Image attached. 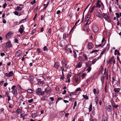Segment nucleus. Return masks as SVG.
<instances>
[{"instance_id": "de8ad7c7", "label": "nucleus", "mask_w": 121, "mask_h": 121, "mask_svg": "<svg viewBox=\"0 0 121 121\" xmlns=\"http://www.w3.org/2000/svg\"><path fill=\"white\" fill-rule=\"evenodd\" d=\"M45 91H41L40 94L39 95H44L45 93Z\"/></svg>"}, {"instance_id": "6ab92c4d", "label": "nucleus", "mask_w": 121, "mask_h": 121, "mask_svg": "<svg viewBox=\"0 0 121 121\" xmlns=\"http://www.w3.org/2000/svg\"><path fill=\"white\" fill-rule=\"evenodd\" d=\"M95 7V6L94 5L93 6H92L90 8V12L91 13H92V12Z\"/></svg>"}, {"instance_id": "13d9d810", "label": "nucleus", "mask_w": 121, "mask_h": 121, "mask_svg": "<svg viewBox=\"0 0 121 121\" xmlns=\"http://www.w3.org/2000/svg\"><path fill=\"white\" fill-rule=\"evenodd\" d=\"M90 80L91 78H88L86 80V82L87 83H88Z\"/></svg>"}, {"instance_id": "c03bdc74", "label": "nucleus", "mask_w": 121, "mask_h": 121, "mask_svg": "<svg viewBox=\"0 0 121 121\" xmlns=\"http://www.w3.org/2000/svg\"><path fill=\"white\" fill-rule=\"evenodd\" d=\"M47 47L46 46H45L43 48V50L44 51L47 52L48 50L47 49Z\"/></svg>"}, {"instance_id": "39448f33", "label": "nucleus", "mask_w": 121, "mask_h": 121, "mask_svg": "<svg viewBox=\"0 0 121 121\" xmlns=\"http://www.w3.org/2000/svg\"><path fill=\"white\" fill-rule=\"evenodd\" d=\"M24 30V28L23 25H21L20 26V28L19 30V31L21 34H22Z\"/></svg>"}, {"instance_id": "0eeeda50", "label": "nucleus", "mask_w": 121, "mask_h": 121, "mask_svg": "<svg viewBox=\"0 0 121 121\" xmlns=\"http://www.w3.org/2000/svg\"><path fill=\"white\" fill-rule=\"evenodd\" d=\"M105 39L104 38H103L102 40V43L101 44H100L97 46L98 47H103L104 45V44L105 43Z\"/></svg>"}, {"instance_id": "37998d69", "label": "nucleus", "mask_w": 121, "mask_h": 121, "mask_svg": "<svg viewBox=\"0 0 121 121\" xmlns=\"http://www.w3.org/2000/svg\"><path fill=\"white\" fill-rule=\"evenodd\" d=\"M33 99H29L28 100V102L29 103H31L33 102Z\"/></svg>"}, {"instance_id": "423d86ee", "label": "nucleus", "mask_w": 121, "mask_h": 121, "mask_svg": "<svg viewBox=\"0 0 121 121\" xmlns=\"http://www.w3.org/2000/svg\"><path fill=\"white\" fill-rule=\"evenodd\" d=\"M12 44L10 41H9L7 42L6 44V48H9L11 47Z\"/></svg>"}, {"instance_id": "9d476101", "label": "nucleus", "mask_w": 121, "mask_h": 121, "mask_svg": "<svg viewBox=\"0 0 121 121\" xmlns=\"http://www.w3.org/2000/svg\"><path fill=\"white\" fill-rule=\"evenodd\" d=\"M41 91L42 90L41 88H39L36 90L35 92L38 95H39Z\"/></svg>"}, {"instance_id": "2eb2a0df", "label": "nucleus", "mask_w": 121, "mask_h": 121, "mask_svg": "<svg viewBox=\"0 0 121 121\" xmlns=\"http://www.w3.org/2000/svg\"><path fill=\"white\" fill-rule=\"evenodd\" d=\"M106 108L108 112H110L112 109V107L110 105H108L106 106Z\"/></svg>"}, {"instance_id": "774afa93", "label": "nucleus", "mask_w": 121, "mask_h": 121, "mask_svg": "<svg viewBox=\"0 0 121 121\" xmlns=\"http://www.w3.org/2000/svg\"><path fill=\"white\" fill-rule=\"evenodd\" d=\"M49 99H51L52 101H53L54 100V98L53 97H50Z\"/></svg>"}, {"instance_id": "864d4df0", "label": "nucleus", "mask_w": 121, "mask_h": 121, "mask_svg": "<svg viewBox=\"0 0 121 121\" xmlns=\"http://www.w3.org/2000/svg\"><path fill=\"white\" fill-rule=\"evenodd\" d=\"M118 51L117 49H115L114 52V55H116L117 54V53Z\"/></svg>"}, {"instance_id": "c85d7f7f", "label": "nucleus", "mask_w": 121, "mask_h": 121, "mask_svg": "<svg viewBox=\"0 0 121 121\" xmlns=\"http://www.w3.org/2000/svg\"><path fill=\"white\" fill-rule=\"evenodd\" d=\"M83 56L84 60H88L87 57L86 55L83 54Z\"/></svg>"}, {"instance_id": "4c0bfd02", "label": "nucleus", "mask_w": 121, "mask_h": 121, "mask_svg": "<svg viewBox=\"0 0 121 121\" xmlns=\"http://www.w3.org/2000/svg\"><path fill=\"white\" fill-rule=\"evenodd\" d=\"M98 97H95V103L96 104H97L98 102Z\"/></svg>"}, {"instance_id": "412c9836", "label": "nucleus", "mask_w": 121, "mask_h": 121, "mask_svg": "<svg viewBox=\"0 0 121 121\" xmlns=\"http://www.w3.org/2000/svg\"><path fill=\"white\" fill-rule=\"evenodd\" d=\"M120 90L121 89L120 88H115L114 89V91L116 93H119Z\"/></svg>"}, {"instance_id": "4468645a", "label": "nucleus", "mask_w": 121, "mask_h": 121, "mask_svg": "<svg viewBox=\"0 0 121 121\" xmlns=\"http://www.w3.org/2000/svg\"><path fill=\"white\" fill-rule=\"evenodd\" d=\"M101 3L100 1L99 0H98L96 3V7L99 8L100 7H101Z\"/></svg>"}, {"instance_id": "052dcab7", "label": "nucleus", "mask_w": 121, "mask_h": 121, "mask_svg": "<svg viewBox=\"0 0 121 121\" xmlns=\"http://www.w3.org/2000/svg\"><path fill=\"white\" fill-rule=\"evenodd\" d=\"M14 14L16 15H18L19 13L17 11H15L14 12Z\"/></svg>"}, {"instance_id": "a19ab883", "label": "nucleus", "mask_w": 121, "mask_h": 121, "mask_svg": "<svg viewBox=\"0 0 121 121\" xmlns=\"http://www.w3.org/2000/svg\"><path fill=\"white\" fill-rule=\"evenodd\" d=\"M74 80L75 82H78V77L74 79Z\"/></svg>"}, {"instance_id": "09e8293b", "label": "nucleus", "mask_w": 121, "mask_h": 121, "mask_svg": "<svg viewBox=\"0 0 121 121\" xmlns=\"http://www.w3.org/2000/svg\"><path fill=\"white\" fill-rule=\"evenodd\" d=\"M64 99V98H63L62 97H59L57 99V101H59V100H62Z\"/></svg>"}, {"instance_id": "5fc2aeb1", "label": "nucleus", "mask_w": 121, "mask_h": 121, "mask_svg": "<svg viewBox=\"0 0 121 121\" xmlns=\"http://www.w3.org/2000/svg\"><path fill=\"white\" fill-rule=\"evenodd\" d=\"M91 23V21H88L85 24V25L90 24Z\"/></svg>"}, {"instance_id": "4d7b16f0", "label": "nucleus", "mask_w": 121, "mask_h": 121, "mask_svg": "<svg viewBox=\"0 0 121 121\" xmlns=\"http://www.w3.org/2000/svg\"><path fill=\"white\" fill-rule=\"evenodd\" d=\"M62 75L61 76V77L60 78V79H61L62 80H63L64 78V73H63V74H62Z\"/></svg>"}, {"instance_id": "e433bc0d", "label": "nucleus", "mask_w": 121, "mask_h": 121, "mask_svg": "<svg viewBox=\"0 0 121 121\" xmlns=\"http://www.w3.org/2000/svg\"><path fill=\"white\" fill-rule=\"evenodd\" d=\"M97 59H94L92 61V64H94L96 62L97 60Z\"/></svg>"}, {"instance_id": "69168bd1", "label": "nucleus", "mask_w": 121, "mask_h": 121, "mask_svg": "<svg viewBox=\"0 0 121 121\" xmlns=\"http://www.w3.org/2000/svg\"><path fill=\"white\" fill-rule=\"evenodd\" d=\"M61 69L62 70V74H63V73H64V67H61Z\"/></svg>"}, {"instance_id": "6e6552de", "label": "nucleus", "mask_w": 121, "mask_h": 121, "mask_svg": "<svg viewBox=\"0 0 121 121\" xmlns=\"http://www.w3.org/2000/svg\"><path fill=\"white\" fill-rule=\"evenodd\" d=\"M93 30L95 32H97L98 30V28L97 26L96 25H94L93 27Z\"/></svg>"}, {"instance_id": "f03ea898", "label": "nucleus", "mask_w": 121, "mask_h": 121, "mask_svg": "<svg viewBox=\"0 0 121 121\" xmlns=\"http://www.w3.org/2000/svg\"><path fill=\"white\" fill-rule=\"evenodd\" d=\"M52 91V90L50 87L48 86L46 88L45 90V92L48 95H49Z\"/></svg>"}, {"instance_id": "20e7f679", "label": "nucleus", "mask_w": 121, "mask_h": 121, "mask_svg": "<svg viewBox=\"0 0 121 121\" xmlns=\"http://www.w3.org/2000/svg\"><path fill=\"white\" fill-rule=\"evenodd\" d=\"M94 45L91 42H89L87 45V47L88 49H91L94 47Z\"/></svg>"}, {"instance_id": "aec40b11", "label": "nucleus", "mask_w": 121, "mask_h": 121, "mask_svg": "<svg viewBox=\"0 0 121 121\" xmlns=\"http://www.w3.org/2000/svg\"><path fill=\"white\" fill-rule=\"evenodd\" d=\"M91 61L90 62H86V67H90L91 66Z\"/></svg>"}, {"instance_id": "5701e85b", "label": "nucleus", "mask_w": 121, "mask_h": 121, "mask_svg": "<svg viewBox=\"0 0 121 121\" xmlns=\"http://www.w3.org/2000/svg\"><path fill=\"white\" fill-rule=\"evenodd\" d=\"M71 75L69 74H68L67 75V78L68 79V82H70V77H71Z\"/></svg>"}, {"instance_id": "f704fd0d", "label": "nucleus", "mask_w": 121, "mask_h": 121, "mask_svg": "<svg viewBox=\"0 0 121 121\" xmlns=\"http://www.w3.org/2000/svg\"><path fill=\"white\" fill-rule=\"evenodd\" d=\"M76 94V92H73L70 93L69 95L70 96H72L73 95H75Z\"/></svg>"}, {"instance_id": "a878e982", "label": "nucleus", "mask_w": 121, "mask_h": 121, "mask_svg": "<svg viewBox=\"0 0 121 121\" xmlns=\"http://www.w3.org/2000/svg\"><path fill=\"white\" fill-rule=\"evenodd\" d=\"M27 92L29 93H33V91L31 89H28L27 90Z\"/></svg>"}, {"instance_id": "c756f323", "label": "nucleus", "mask_w": 121, "mask_h": 121, "mask_svg": "<svg viewBox=\"0 0 121 121\" xmlns=\"http://www.w3.org/2000/svg\"><path fill=\"white\" fill-rule=\"evenodd\" d=\"M82 96L83 98L85 99H89L88 97L86 95H83Z\"/></svg>"}, {"instance_id": "bf43d9fd", "label": "nucleus", "mask_w": 121, "mask_h": 121, "mask_svg": "<svg viewBox=\"0 0 121 121\" xmlns=\"http://www.w3.org/2000/svg\"><path fill=\"white\" fill-rule=\"evenodd\" d=\"M67 51L69 52L70 53H71L72 52V51L71 50L70 48H68Z\"/></svg>"}, {"instance_id": "72a5a7b5", "label": "nucleus", "mask_w": 121, "mask_h": 121, "mask_svg": "<svg viewBox=\"0 0 121 121\" xmlns=\"http://www.w3.org/2000/svg\"><path fill=\"white\" fill-rule=\"evenodd\" d=\"M88 68H87V70L88 71V72H89L91 70V66L87 67Z\"/></svg>"}, {"instance_id": "9b49d317", "label": "nucleus", "mask_w": 121, "mask_h": 121, "mask_svg": "<svg viewBox=\"0 0 121 121\" xmlns=\"http://www.w3.org/2000/svg\"><path fill=\"white\" fill-rule=\"evenodd\" d=\"M12 92L13 94V96L15 97L18 94L17 89L14 90H12Z\"/></svg>"}, {"instance_id": "49530a36", "label": "nucleus", "mask_w": 121, "mask_h": 121, "mask_svg": "<svg viewBox=\"0 0 121 121\" xmlns=\"http://www.w3.org/2000/svg\"><path fill=\"white\" fill-rule=\"evenodd\" d=\"M117 96V95L115 93H113V97L116 98Z\"/></svg>"}, {"instance_id": "338daca9", "label": "nucleus", "mask_w": 121, "mask_h": 121, "mask_svg": "<svg viewBox=\"0 0 121 121\" xmlns=\"http://www.w3.org/2000/svg\"><path fill=\"white\" fill-rule=\"evenodd\" d=\"M66 91L65 90L62 93V94L64 95L66 93Z\"/></svg>"}, {"instance_id": "0e129e2a", "label": "nucleus", "mask_w": 121, "mask_h": 121, "mask_svg": "<svg viewBox=\"0 0 121 121\" xmlns=\"http://www.w3.org/2000/svg\"><path fill=\"white\" fill-rule=\"evenodd\" d=\"M7 97L8 98V100L9 101L11 99L10 95H9L7 96Z\"/></svg>"}, {"instance_id": "f8f14e48", "label": "nucleus", "mask_w": 121, "mask_h": 121, "mask_svg": "<svg viewBox=\"0 0 121 121\" xmlns=\"http://www.w3.org/2000/svg\"><path fill=\"white\" fill-rule=\"evenodd\" d=\"M41 100L44 101H47V97L46 95H44L41 98Z\"/></svg>"}, {"instance_id": "cd10ccee", "label": "nucleus", "mask_w": 121, "mask_h": 121, "mask_svg": "<svg viewBox=\"0 0 121 121\" xmlns=\"http://www.w3.org/2000/svg\"><path fill=\"white\" fill-rule=\"evenodd\" d=\"M61 63L62 65H63L64 64L67 63V61L65 59H63Z\"/></svg>"}, {"instance_id": "f3484780", "label": "nucleus", "mask_w": 121, "mask_h": 121, "mask_svg": "<svg viewBox=\"0 0 121 121\" xmlns=\"http://www.w3.org/2000/svg\"><path fill=\"white\" fill-rule=\"evenodd\" d=\"M82 62H79L77 65L76 67L77 68H80L82 65Z\"/></svg>"}, {"instance_id": "a211bd4d", "label": "nucleus", "mask_w": 121, "mask_h": 121, "mask_svg": "<svg viewBox=\"0 0 121 121\" xmlns=\"http://www.w3.org/2000/svg\"><path fill=\"white\" fill-rule=\"evenodd\" d=\"M54 67L56 69H58L59 66V64L58 62H56L54 65Z\"/></svg>"}, {"instance_id": "79ce46f5", "label": "nucleus", "mask_w": 121, "mask_h": 121, "mask_svg": "<svg viewBox=\"0 0 121 121\" xmlns=\"http://www.w3.org/2000/svg\"><path fill=\"white\" fill-rule=\"evenodd\" d=\"M79 60H80L81 61H82L83 60V58L80 56H79L78 58Z\"/></svg>"}, {"instance_id": "e2e57ef3", "label": "nucleus", "mask_w": 121, "mask_h": 121, "mask_svg": "<svg viewBox=\"0 0 121 121\" xmlns=\"http://www.w3.org/2000/svg\"><path fill=\"white\" fill-rule=\"evenodd\" d=\"M7 4L6 3H5V4H3V7L4 8H5L6 6H7Z\"/></svg>"}, {"instance_id": "473e14b6", "label": "nucleus", "mask_w": 121, "mask_h": 121, "mask_svg": "<svg viewBox=\"0 0 121 121\" xmlns=\"http://www.w3.org/2000/svg\"><path fill=\"white\" fill-rule=\"evenodd\" d=\"M92 105L91 104L89 108V112H90L92 109Z\"/></svg>"}, {"instance_id": "8fccbe9b", "label": "nucleus", "mask_w": 121, "mask_h": 121, "mask_svg": "<svg viewBox=\"0 0 121 121\" xmlns=\"http://www.w3.org/2000/svg\"><path fill=\"white\" fill-rule=\"evenodd\" d=\"M81 90V89L80 88H77L75 90L76 92H77Z\"/></svg>"}, {"instance_id": "f257e3e1", "label": "nucleus", "mask_w": 121, "mask_h": 121, "mask_svg": "<svg viewBox=\"0 0 121 121\" xmlns=\"http://www.w3.org/2000/svg\"><path fill=\"white\" fill-rule=\"evenodd\" d=\"M103 17L107 22H111V20L110 17L106 14L103 13Z\"/></svg>"}, {"instance_id": "3c124183", "label": "nucleus", "mask_w": 121, "mask_h": 121, "mask_svg": "<svg viewBox=\"0 0 121 121\" xmlns=\"http://www.w3.org/2000/svg\"><path fill=\"white\" fill-rule=\"evenodd\" d=\"M90 17H91V16H90V15L88 14L87 15V16L86 17V18L87 20H88L89 19V18H90Z\"/></svg>"}, {"instance_id": "58836bf2", "label": "nucleus", "mask_w": 121, "mask_h": 121, "mask_svg": "<svg viewBox=\"0 0 121 121\" xmlns=\"http://www.w3.org/2000/svg\"><path fill=\"white\" fill-rule=\"evenodd\" d=\"M16 87V86L15 85H13V86L11 88V89L12 90H16L15 89Z\"/></svg>"}, {"instance_id": "bb28decb", "label": "nucleus", "mask_w": 121, "mask_h": 121, "mask_svg": "<svg viewBox=\"0 0 121 121\" xmlns=\"http://www.w3.org/2000/svg\"><path fill=\"white\" fill-rule=\"evenodd\" d=\"M21 111L22 110L21 109L19 108L16 110V112L17 113L19 114L20 113Z\"/></svg>"}, {"instance_id": "603ef678", "label": "nucleus", "mask_w": 121, "mask_h": 121, "mask_svg": "<svg viewBox=\"0 0 121 121\" xmlns=\"http://www.w3.org/2000/svg\"><path fill=\"white\" fill-rule=\"evenodd\" d=\"M36 2L35 0H34L33 1H32L31 2V4L33 5Z\"/></svg>"}, {"instance_id": "4be33fe9", "label": "nucleus", "mask_w": 121, "mask_h": 121, "mask_svg": "<svg viewBox=\"0 0 121 121\" xmlns=\"http://www.w3.org/2000/svg\"><path fill=\"white\" fill-rule=\"evenodd\" d=\"M114 59V57L112 56L110 59H109L108 60L109 63H111L112 62L113 60Z\"/></svg>"}, {"instance_id": "ea45409f", "label": "nucleus", "mask_w": 121, "mask_h": 121, "mask_svg": "<svg viewBox=\"0 0 121 121\" xmlns=\"http://www.w3.org/2000/svg\"><path fill=\"white\" fill-rule=\"evenodd\" d=\"M86 73H83L82 74V78L83 79H84V77L86 76Z\"/></svg>"}, {"instance_id": "393cba45", "label": "nucleus", "mask_w": 121, "mask_h": 121, "mask_svg": "<svg viewBox=\"0 0 121 121\" xmlns=\"http://www.w3.org/2000/svg\"><path fill=\"white\" fill-rule=\"evenodd\" d=\"M38 83L39 85H43V83H44V82L43 81H40L39 82H38Z\"/></svg>"}, {"instance_id": "7c9ffc66", "label": "nucleus", "mask_w": 121, "mask_h": 121, "mask_svg": "<svg viewBox=\"0 0 121 121\" xmlns=\"http://www.w3.org/2000/svg\"><path fill=\"white\" fill-rule=\"evenodd\" d=\"M105 91L106 93L107 92V82H106L105 86Z\"/></svg>"}, {"instance_id": "1a4fd4ad", "label": "nucleus", "mask_w": 121, "mask_h": 121, "mask_svg": "<svg viewBox=\"0 0 121 121\" xmlns=\"http://www.w3.org/2000/svg\"><path fill=\"white\" fill-rule=\"evenodd\" d=\"M93 92L95 95L96 94H98L99 93V91L98 88L96 89L94 88L93 90Z\"/></svg>"}, {"instance_id": "dca6fc26", "label": "nucleus", "mask_w": 121, "mask_h": 121, "mask_svg": "<svg viewBox=\"0 0 121 121\" xmlns=\"http://www.w3.org/2000/svg\"><path fill=\"white\" fill-rule=\"evenodd\" d=\"M13 34L11 32L8 33L6 35V37L7 39L9 38V37L12 35Z\"/></svg>"}, {"instance_id": "b1692460", "label": "nucleus", "mask_w": 121, "mask_h": 121, "mask_svg": "<svg viewBox=\"0 0 121 121\" xmlns=\"http://www.w3.org/2000/svg\"><path fill=\"white\" fill-rule=\"evenodd\" d=\"M23 8L21 7H20L19 6H17L16 7V10L17 11L21 10H22Z\"/></svg>"}, {"instance_id": "2f4dec72", "label": "nucleus", "mask_w": 121, "mask_h": 121, "mask_svg": "<svg viewBox=\"0 0 121 121\" xmlns=\"http://www.w3.org/2000/svg\"><path fill=\"white\" fill-rule=\"evenodd\" d=\"M73 56L75 58H76L77 56V55H76V52L74 51H73Z\"/></svg>"}, {"instance_id": "7ed1b4c3", "label": "nucleus", "mask_w": 121, "mask_h": 121, "mask_svg": "<svg viewBox=\"0 0 121 121\" xmlns=\"http://www.w3.org/2000/svg\"><path fill=\"white\" fill-rule=\"evenodd\" d=\"M13 74V71H11L9 72V73H5L4 75L7 77H10L12 76Z\"/></svg>"}, {"instance_id": "ddd939ff", "label": "nucleus", "mask_w": 121, "mask_h": 121, "mask_svg": "<svg viewBox=\"0 0 121 121\" xmlns=\"http://www.w3.org/2000/svg\"><path fill=\"white\" fill-rule=\"evenodd\" d=\"M96 15L100 18H103V16L102 14L99 12L96 13Z\"/></svg>"}, {"instance_id": "680f3d73", "label": "nucleus", "mask_w": 121, "mask_h": 121, "mask_svg": "<svg viewBox=\"0 0 121 121\" xmlns=\"http://www.w3.org/2000/svg\"><path fill=\"white\" fill-rule=\"evenodd\" d=\"M115 81V78L114 77H112V83L113 84L114 82Z\"/></svg>"}, {"instance_id": "a18cd8bd", "label": "nucleus", "mask_w": 121, "mask_h": 121, "mask_svg": "<svg viewBox=\"0 0 121 121\" xmlns=\"http://www.w3.org/2000/svg\"><path fill=\"white\" fill-rule=\"evenodd\" d=\"M115 14L116 15V17L117 18H119L120 17V15L118 13H116Z\"/></svg>"}, {"instance_id": "c9c22d12", "label": "nucleus", "mask_w": 121, "mask_h": 121, "mask_svg": "<svg viewBox=\"0 0 121 121\" xmlns=\"http://www.w3.org/2000/svg\"><path fill=\"white\" fill-rule=\"evenodd\" d=\"M104 76H102L101 77V81L102 82V84H103V82H104Z\"/></svg>"}, {"instance_id": "6e6d98bb", "label": "nucleus", "mask_w": 121, "mask_h": 121, "mask_svg": "<svg viewBox=\"0 0 121 121\" xmlns=\"http://www.w3.org/2000/svg\"><path fill=\"white\" fill-rule=\"evenodd\" d=\"M0 55L1 56H3L5 55V54L4 53L1 52L0 53Z\"/></svg>"}]
</instances>
